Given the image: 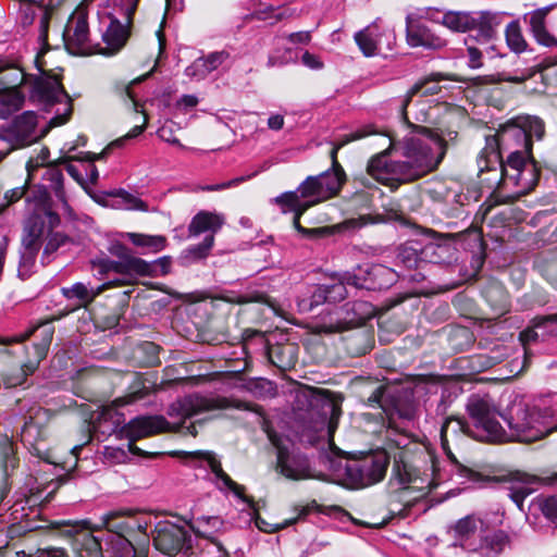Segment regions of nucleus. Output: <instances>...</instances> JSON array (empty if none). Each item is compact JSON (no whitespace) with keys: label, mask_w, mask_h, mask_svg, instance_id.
<instances>
[{"label":"nucleus","mask_w":557,"mask_h":557,"mask_svg":"<svg viewBox=\"0 0 557 557\" xmlns=\"http://www.w3.org/2000/svg\"><path fill=\"white\" fill-rule=\"evenodd\" d=\"M421 242L411 240L400 246L397 259L408 269L420 268L421 265Z\"/></svg>","instance_id":"39"},{"label":"nucleus","mask_w":557,"mask_h":557,"mask_svg":"<svg viewBox=\"0 0 557 557\" xmlns=\"http://www.w3.org/2000/svg\"><path fill=\"white\" fill-rule=\"evenodd\" d=\"M157 135L160 139L169 144L175 145L181 149H186V147L175 137L172 123H165L164 125H162L158 129Z\"/></svg>","instance_id":"60"},{"label":"nucleus","mask_w":557,"mask_h":557,"mask_svg":"<svg viewBox=\"0 0 557 557\" xmlns=\"http://www.w3.org/2000/svg\"><path fill=\"white\" fill-rule=\"evenodd\" d=\"M274 201L276 205H278L282 208V211L284 213H286V212L294 213L293 224H294L295 228L299 232L305 233L306 230L300 225V218L307 210H302V206H296L287 200H280L278 196L274 199Z\"/></svg>","instance_id":"55"},{"label":"nucleus","mask_w":557,"mask_h":557,"mask_svg":"<svg viewBox=\"0 0 557 557\" xmlns=\"http://www.w3.org/2000/svg\"><path fill=\"white\" fill-rule=\"evenodd\" d=\"M271 443L276 448V470L289 480H305V479H318L321 481L330 482V474L319 473L315 474L310 467L308 458L296 451L294 448L285 446L281 440L269 433Z\"/></svg>","instance_id":"12"},{"label":"nucleus","mask_w":557,"mask_h":557,"mask_svg":"<svg viewBox=\"0 0 557 557\" xmlns=\"http://www.w3.org/2000/svg\"><path fill=\"white\" fill-rule=\"evenodd\" d=\"M111 283H104L99 286H89L82 282H77L73 284L71 287H63L61 289L62 295L69 299L77 300L78 307H87L89 304L94 301V299L99 296L103 290L109 288Z\"/></svg>","instance_id":"27"},{"label":"nucleus","mask_w":557,"mask_h":557,"mask_svg":"<svg viewBox=\"0 0 557 557\" xmlns=\"http://www.w3.org/2000/svg\"><path fill=\"white\" fill-rule=\"evenodd\" d=\"M348 311L352 310V315L345 320V325H338L337 330H342L355 324H361L372 314V310L367 302H348L345 305Z\"/></svg>","instance_id":"42"},{"label":"nucleus","mask_w":557,"mask_h":557,"mask_svg":"<svg viewBox=\"0 0 557 557\" xmlns=\"http://www.w3.org/2000/svg\"><path fill=\"white\" fill-rule=\"evenodd\" d=\"M473 13L463 11H448L442 15L441 24L453 32L465 33L473 27Z\"/></svg>","instance_id":"37"},{"label":"nucleus","mask_w":557,"mask_h":557,"mask_svg":"<svg viewBox=\"0 0 557 557\" xmlns=\"http://www.w3.org/2000/svg\"><path fill=\"white\" fill-rule=\"evenodd\" d=\"M36 115L32 111H26L14 117L10 125L4 128L2 125V141L11 145L10 150L27 146L36 139Z\"/></svg>","instance_id":"18"},{"label":"nucleus","mask_w":557,"mask_h":557,"mask_svg":"<svg viewBox=\"0 0 557 557\" xmlns=\"http://www.w3.org/2000/svg\"><path fill=\"white\" fill-rule=\"evenodd\" d=\"M44 180L49 184L39 190V202L25 225L26 235L23 238V250L18 267V275L22 277L28 276L35 264L36 256L40 248L39 239L46 230L45 220H48L50 226L59 222V215L50 209L47 202V188H50L54 193L64 209L69 207L63 189L62 172L57 166H48L45 169Z\"/></svg>","instance_id":"7"},{"label":"nucleus","mask_w":557,"mask_h":557,"mask_svg":"<svg viewBox=\"0 0 557 557\" xmlns=\"http://www.w3.org/2000/svg\"><path fill=\"white\" fill-rule=\"evenodd\" d=\"M265 297L263 295H242L235 292H224L220 294L216 299L230 302V304H247V302H263L265 301Z\"/></svg>","instance_id":"52"},{"label":"nucleus","mask_w":557,"mask_h":557,"mask_svg":"<svg viewBox=\"0 0 557 557\" xmlns=\"http://www.w3.org/2000/svg\"><path fill=\"white\" fill-rule=\"evenodd\" d=\"M45 431L38 428L37 423L30 418L25 422L21 437L24 445L29 447V451L40 459L51 462L49 454L42 445Z\"/></svg>","instance_id":"26"},{"label":"nucleus","mask_w":557,"mask_h":557,"mask_svg":"<svg viewBox=\"0 0 557 557\" xmlns=\"http://www.w3.org/2000/svg\"><path fill=\"white\" fill-rule=\"evenodd\" d=\"M384 393L385 388L383 386H377L375 391L371 394V396H369L368 398L369 406L381 407L385 411L391 422L394 420L395 414L405 420H411L413 418V409L411 407L405 408L404 410L395 408L392 411L386 409L384 404Z\"/></svg>","instance_id":"38"},{"label":"nucleus","mask_w":557,"mask_h":557,"mask_svg":"<svg viewBox=\"0 0 557 557\" xmlns=\"http://www.w3.org/2000/svg\"><path fill=\"white\" fill-rule=\"evenodd\" d=\"M40 342L33 343L32 346H25L21 343V338H7L2 336V347L12 346V349L2 348V357L4 355H14L17 359L18 371L2 380L5 387H15L22 385L26 377L33 374L38 368L40 361L47 356L51 345L53 331L50 327H44Z\"/></svg>","instance_id":"10"},{"label":"nucleus","mask_w":557,"mask_h":557,"mask_svg":"<svg viewBox=\"0 0 557 557\" xmlns=\"http://www.w3.org/2000/svg\"><path fill=\"white\" fill-rule=\"evenodd\" d=\"M377 134L371 125L363 126L348 135H345L338 143L334 145L331 150L332 170L325 171L317 175L321 189L324 191L327 199L335 196L343 183L345 182V172L337 162L338 150L350 141L362 139L369 135Z\"/></svg>","instance_id":"13"},{"label":"nucleus","mask_w":557,"mask_h":557,"mask_svg":"<svg viewBox=\"0 0 557 557\" xmlns=\"http://www.w3.org/2000/svg\"><path fill=\"white\" fill-rule=\"evenodd\" d=\"M505 36L508 47L513 52L520 53L527 49V41L522 36L520 25L517 21L510 22L507 25Z\"/></svg>","instance_id":"44"},{"label":"nucleus","mask_w":557,"mask_h":557,"mask_svg":"<svg viewBox=\"0 0 557 557\" xmlns=\"http://www.w3.org/2000/svg\"><path fill=\"white\" fill-rule=\"evenodd\" d=\"M552 8V5H548L534 10L525 14L524 20L528 21L530 30L540 45L548 48H557V38L547 30L545 25V18Z\"/></svg>","instance_id":"24"},{"label":"nucleus","mask_w":557,"mask_h":557,"mask_svg":"<svg viewBox=\"0 0 557 557\" xmlns=\"http://www.w3.org/2000/svg\"><path fill=\"white\" fill-rule=\"evenodd\" d=\"M214 244L213 235H207L202 243L198 245L190 246L187 251L194 259H203L206 258L210 250L212 249Z\"/></svg>","instance_id":"57"},{"label":"nucleus","mask_w":557,"mask_h":557,"mask_svg":"<svg viewBox=\"0 0 557 557\" xmlns=\"http://www.w3.org/2000/svg\"><path fill=\"white\" fill-rule=\"evenodd\" d=\"M122 552H115L113 557H147L144 549L137 550L127 541L121 539Z\"/></svg>","instance_id":"62"},{"label":"nucleus","mask_w":557,"mask_h":557,"mask_svg":"<svg viewBox=\"0 0 557 557\" xmlns=\"http://www.w3.org/2000/svg\"><path fill=\"white\" fill-rule=\"evenodd\" d=\"M224 224V216L216 212L199 211L188 225L189 237L199 236L202 233L213 235L221 230Z\"/></svg>","instance_id":"25"},{"label":"nucleus","mask_w":557,"mask_h":557,"mask_svg":"<svg viewBox=\"0 0 557 557\" xmlns=\"http://www.w3.org/2000/svg\"><path fill=\"white\" fill-rule=\"evenodd\" d=\"M152 541L156 549L168 556L186 554L191 547V536L188 531L168 520L154 523Z\"/></svg>","instance_id":"14"},{"label":"nucleus","mask_w":557,"mask_h":557,"mask_svg":"<svg viewBox=\"0 0 557 557\" xmlns=\"http://www.w3.org/2000/svg\"><path fill=\"white\" fill-rule=\"evenodd\" d=\"M188 462L196 468L210 469L215 476V485L220 491L230 490L233 494L248 505L252 504V499L245 496V487L237 484L231 476L222 469L220 460L215 455L207 450H196L187 453Z\"/></svg>","instance_id":"16"},{"label":"nucleus","mask_w":557,"mask_h":557,"mask_svg":"<svg viewBox=\"0 0 557 557\" xmlns=\"http://www.w3.org/2000/svg\"><path fill=\"white\" fill-rule=\"evenodd\" d=\"M59 486L60 483H51L50 485L44 488L37 487L36 491H34V488H30L29 495L25 496L24 500L17 499L13 505L14 513L18 511V506H21L22 511H25V506L32 509L33 507L50 502V499L52 498V494L57 491Z\"/></svg>","instance_id":"36"},{"label":"nucleus","mask_w":557,"mask_h":557,"mask_svg":"<svg viewBox=\"0 0 557 557\" xmlns=\"http://www.w3.org/2000/svg\"><path fill=\"white\" fill-rule=\"evenodd\" d=\"M60 223V221L53 225H49L48 220H45L46 230L44 235L40 237L39 243L40 246L44 242H46L44 252H42V263H49L51 261V256L62 246H64L69 242V237L53 232V228Z\"/></svg>","instance_id":"34"},{"label":"nucleus","mask_w":557,"mask_h":557,"mask_svg":"<svg viewBox=\"0 0 557 557\" xmlns=\"http://www.w3.org/2000/svg\"><path fill=\"white\" fill-rule=\"evenodd\" d=\"M293 13L294 12L288 9H280L276 12L272 7H269L264 11L256 12V17L261 21H271V23H275L281 20L290 17Z\"/></svg>","instance_id":"56"},{"label":"nucleus","mask_w":557,"mask_h":557,"mask_svg":"<svg viewBox=\"0 0 557 557\" xmlns=\"http://www.w3.org/2000/svg\"><path fill=\"white\" fill-rule=\"evenodd\" d=\"M447 247L435 243H421V262L438 263L443 260V253L446 252Z\"/></svg>","instance_id":"46"},{"label":"nucleus","mask_w":557,"mask_h":557,"mask_svg":"<svg viewBox=\"0 0 557 557\" xmlns=\"http://www.w3.org/2000/svg\"><path fill=\"white\" fill-rule=\"evenodd\" d=\"M121 238L127 239L136 247L154 253L163 250L166 246V238L163 235L126 232L121 234Z\"/></svg>","instance_id":"35"},{"label":"nucleus","mask_w":557,"mask_h":557,"mask_svg":"<svg viewBox=\"0 0 557 557\" xmlns=\"http://www.w3.org/2000/svg\"><path fill=\"white\" fill-rule=\"evenodd\" d=\"M185 76H187L190 81L200 82L205 79L209 75V71L205 59L198 58L190 65L185 69Z\"/></svg>","instance_id":"54"},{"label":"nucleus","mask_w":557,"mask_h":557,"mask_svg":"<svg viewBox=\"0 0 557 557\" xmlns=\"http://www.w3.org/2000/svg\"><path fill=\"white\" fill-rule=\"evenodd\" d=\"M104 527L115 533L117 549L116 552H122V544L120 542L121 539L127 541L132 546L133 544L126 537V534L131 532L137 531L143 534L145 537L148 536L149 532L152 533L153 530H150L151 527V517L147 515L134 516L125 510H114L110 511L102 518Z\"/></svg>","instance_id":"15"},{"label":"nucleus","mask_w":557,"mask_h":557,"mask_svg":"<svg viewBox=\"0 0 557 557\" xmlns=\"http://www.w3.org/2000/svg\"><path fill=\"white\" fill-rule=\"evenodd\" d=\"M32 529L28 527L27 523H12L7 531V537L9 541L5 543V545H2V547H7L9 545H14L15 543L20 545V548L24 549V544L21 541H15L20 536L27 535Z\"/></svg>","instance_id":"53"},{"label":"nucleus","mask_w":557,"mask_h":557,"mask_svg":"<svg viewBox=\"0 0 557 557\" xmlns=\"http://www.w3.org/2000/svg\"><path fill=\"white\" fill-rule=\"evenodd\" d=\"M23 25H30L36 16L38 7L34 0H14Z\"/></svg>","instance_id":"47"},{"label":"nucleus","mask_w":557,"mask_h":557,"mask_svg":"<svg viewBox=\"0 0 557 557\" xmlns=\"http://www.w3.org/2000/svg\"><path fill=\"white\" fill-rule=\"evenodd\" d=\"M76 541L82 543L83 548L90 557H99L101 555V542L90 532H83L78 534Z\"/></svg>","instance_id":"51"},{"label":"nucleus","mask_w":557,"mask_h":557,"mask_svg":"<svg viewBox=\"0 0 557 557\" xmlns=\"http://www.w3.org/2000/svg\"><path fill=\"white\" fill-rule=\"evenodd\" d=\"M2 471L7 476L11 475L10 471H13L18 465V458L15 456V449L13 443L8 436H2Z\"/></svg>","instance_id":"45"},{"label":"nucleus","mask_w":557,"mask_h":557,"mask_svg":"<svg viewBox=\"0 0 557 557\" xmlns=\"http://www.w3.org/2000/svg\"><path fill=\"white\" fill-rule=\"evenodd\" d=\"M73 158L69 157V156H63L62 158L59 159V163H65L66 164V171L67 173L83 187V188H86V182L84 180V177L82 176V174L79 173L78 169L71 164L70 161L72 160Z\"/></svg>","instance_id":"63"},{"label":"nucleus","mask_w":557,"mask_h":557,"mask_svg":"<svg viewBox=\"0 0 557 557\" xmlns=\"http://www.w3.org/2000/svg\"><path fill=\"white\" fill-rule=\"evenodd\" d=\"M531 507L540 510L552 522H557V495L537 496L532 500Z\"/></svg>","instance_id":"43"},{"label":"nucleus","mask_w":557,"mask_h":557,"mask_svg":"<svg viewBox=\"0 0 557 557\" xmlns=\"http://www.w3.org/2000/svg\"><path fill=\"white\" fill-rule=\"evenodd\" d=\"M106 2V9L100 14L104 46L94 44L90 39L88 12L85 3H82L70 16L63 34L65 47L72 54L113 55L125 46L134 15H129V21H126L122 12L110 5L109 0Z\"/></svg>","instance_id":"4"},{"label":"nucleus","mask_w":557,"mask_h":557,"mask_svg":"<svg viewBox=\"0 0 557 557\" xmlns=\"http://www.w3.org/2000/svg\"><path fill=\"white\" fill-rule=\"evenodd\" d=\"M442 81H444L442 74H434L422 82L416 83L410 88L403 103V117L411 131L401 141L396 143L389 138L391 145L395 151L399 152L400 158L392 160L386 153L373 157L367 166V172L373 180L392 188H397L400 184L419 180L437 169L446 153L445 140L424 126L411 124L405 110L417 95L432 96L438 94L442 90Z\"/></svg>","instance_id":"1"},{"label":"nucleus","mask_w":557,"mask_h":557,"mask_svg":"<svg viewBox=\"0 0 557 557\" xmlns=\"http://www.w3.org/2000/svg\"><path fill=\"white\" fill-rule=\"evenodd\" d=\"M503 79L509 83H522L529 79H534L535 83L540 81V85L534 86L531 90L535 92H544L548 86H557V69L554 66H546L544 69L532 67L525 70L520 75H507Z\"/></svg>","instance_id":"23"},{"label":"nucleus","mask_w":557,"mask_h":557,"mask_svg":"<svg viewBox=\"0 0 557 557\" xmlns=\"http://www.w3.org/2000/svg\"><path fill=\"white\" fill-rule=\"evenodd\" d=\"M382 33L377 22L368 25L366 28L355 34V41L366 57H372L377 53L379 41Z\"/></svg>","instance_id":"32"},{"label":"nucleus","mask_w":557,"mask_h":557,"mask_svg":"<svg viewBox=\"0 0 557 557\" xmlns=\"http://www.w3.org/2000/svg\"><path fill=\"white\" fill-rule=\"evenodd\" d=\"M507 544V536L503 531H488L483 529L478 540V550L483 556L494 557L498 555Z\"/></svg>","instance_id":"31"},{"label":"nucleus","mask_w":557,"mask_h":557,"mask_svg":"<svg viewBox=\"0 0 557 557\" xmlns=\"http://www.w3.org/2000/svg\"><path fill=\"white\" fill-rule=\"evenodd\" d=\"M544 122L532 115L517 116L497 133V151H484L478 159L479 175L488 187H516V196L525 195L539 182L540 171L532 156L533 139L542 140Z\"/></svg>","instance_id":"2"},{"label":"nucleus","mask_w":557,"mask_h":557,"mask_svg":"<svg viewBox=\"0 0 557 557\" xmlns=\"http://www.w3.org/2000/svg\"><path fill=\"white\" fill-rule=\"evenodd\" d=\"M296 60L297 52L292 48H286L283 52L275 51L271 53L268 58L267 65L268 67H280L296 62Z\"/></svg>","instance_id":"49"},{"label":"nucleus","mask_w":557,"mask_h":557,"mask_svg":"<svg viewBox=\"0 0 557 557\" xmlns=\"http://www.w3.org/2000/svg\"><path fill=\"white\" fill-rule=\"evenodd\" d=\"M116 197L120 199V206L125 210L149 211L145 201L126 190H120Z\"/></svg>","instance_id":"48"},{"label":"nucleus","mask_w":557,"mask_h":557,"mask_svg":"<svg viewBox=\"0 0 557 557\" xmlns=\"http://www.w3.org/2000/svg\"><path fill=\"white\" fill-rule=\"evenodd\" d=\"M473 27L476 30V39L482 42L490 41L496 34V28L500 24V15L491 12L473 13Z\"/></svg>","instance_id":"29"},{"label":"nucleus","mask_w":557,"mask_h":557,"mask_svg":"<svg viewBox=\"0 0 557 557\" xmlns=\"http://www.w3.org/2000/svg\"><path fill=\"white\" fill-rule=\"evenodd\" d=\"M280 200H287L296 206H302V210L327 200L324 191L321 189L315 176H308L295 191H286L278 196Z\"/></svg>","instance_id":"20"},{"label":"nucleus","mask_w":557,"mask_h":557,"mask_svg":"<svg viewBox=\"0 0 557 557\" xmlns=\"http://www.w3.org/2000/svg\"><path fill=\"white\" fill-rule=\"evenodd\" d=\"M48 157H49V150L47 148H42L35 159L32 158L27 162L26 169H27V175H28L29 181L34 178L35 172L39 168H41L46 164V162L48 161Z\"/></svg>","instance_id":"58"},{"label":"nucleus","mask_w":557,"mask_h":557,"mask_svg":"<svg viewBox=\"0 0 557 557\" xmlns=\"http://www.w3.org/2000/svg\"><path fill=\"white\" fill-rule=\"evenodd\" d=\"M139 0H109L111 7L123 13V17L129 21V15H134ZM166 8L170 10L174 3L173 0H165Z\"/></svg>","instance_id":"50"},{"label":"nucleus","mask_w":557,"mask_h":557,"mask_svg":"<svg viewBox=\"0 0 557 557\" xmlns=\"http://www.w3.org/2000/svg\"><path fill=\"white\" fill-rule=\"evenodd\" d=\"M21 42L8 47L2 55V88L24 89L28 81L30 84V99L49 110L52 106L61 103L62 110H58L55 115L49 121L52 127L65 124L72 114V101L62 86L61 78L55 74L40 70L39 76L26 75L21 64L20 52Z\"/></svg>","instance_id":"5"},{"label":"nucleus","mask_w":557,"mask_h":557,"mask_svg":"<svg viewBox=\"0 0 557 557\" xmlns=\"http://www.w3.org/2000/svg\"><path fill=\"white\" fill-rule=\"evenodd\" d=\"M148 394V387L144 386L143 388H138L126 395L125 397H121L114 400V404L117 407L128 405L135 403L139 399H143Z\"/></svg>","instance_id":"61"},{"label":"nucleus","mask_w":557,"mask_h":557,"mask_svg":"<svg viewBox=\"0 0 557 557\" xmlns=\"http://www.w3.org/2000/svg\"><path fill=\"white\" fill-rule=\"evenodd\" d=\"M467 411L476 429L473 436L480 441L533 443L557 431V401L550 397H516L502 414L508 430L497 420L495 407L486 396L471 395Z\"/></svg>","instance_id":"3"},{"label":"nucleus","mask_w":557,"mask_h":557,"mask_svg":"<svg viewBox=\"0 0 557 557\" xmlns=\"http://www.w3.org/2000/svg\"><path fill=\"white\" fill-rule=\"evenodd\" d=\"M348 275H351V272L343 273L338 281L332 284H324L327 289V302H337L344 300L348 295V287L360 289V287H357L354 283L348 281Z\"/></svg>","instance_id":"40"},{"label":"nucleus","mask_w":557,"mask_h":557,"mask_svg":"<svg viewBox=\"0 0 557 557\" xmlns=\"http://www.w3.org/2000/svg\"><path fill=\"white\" fill-rule=\"evenodd\" d=\"M269 361L280 370H288L297 362L298 348L293 344L270 346L267 351Z\"/></svg>","instance_id":"30"},{"label":"nucleus","mask_w":557,"mask_h":557,"mask_svg":"<svg viewBox=\"0 0 557 557\" xmlns=\"http://www.w3.org/2000/svg\"><path fill=\"white\" fill-rule=\"evenodd\" d=\"M323 465L330 470V482L350 488H361L381 482L387 471L389 457L375 450L355 459L326 456Z\"/></svg>","instance_id":"9"},{"label":"nucleus","mask_w":557,"mask_h":557,"mask_svg":"<svg viewBox=\"0 0 557 557\" xmlns=\"http://www.w3.org/2000/svg\"><path fill=\"white\" fill-rule=\"evenodd\" d=\"M360 289L376 290L388 288L396 280V272L383 264L359 265L347 276Z\"/></svg>","instance_id":"17"},{"label":"nucleus","mask_w":557,"mask_h":557,"mask_svg":"<svg viewBox=\"0 0 557 557\" xmlns=\"http://www.w3.org/2000/svg\"><path fill=\"white\" fill-rule=\"evenodd\" d=\"M483 521L474 515L458 520L454 527V546H460L469 552L478 550V540L483 532Z\"/></svg>","instance_id":"21"},{"label":"nucleus","mask_w":557,"mask_h":557,"mask_svg":"<svg viewBox=\"0 0 557 557\" xmlns=\"http://www.w3.org/2000/svg\"><path fill=\"white\" fill-rule=\"evenodd\" d=\"M393 480L404 490H412L425 495L449 478L441 460L431 451H400L394 458Z\"/></svg>","instance_id":"8"},{"label":"nucleus","mask_w":557,"mask_h":557,"mask_svg":"<svg viewBox=\"0 0 557 557\" xmlns=\"http://www.w3.org/2000/svg\"><path fill=\"white\" fill-rule=\"evenodd\" d=\"M451 426L453 432L455 433H471L469 423L461 418H449L443 424L441 429V444L444 453L446 454L449 460L450 472H454L455 474L462 479L476 482L481 478L480 473L459 462V460L455 457V455L451 453L448 446V431Z\"/></svg>","instance_id":"19"},{"label":"nucleus","mask_w":557,"mask_h":557,"mask_svg":"<svg viewBox=\"0 0 557 557\" xmlns=\"http://www.w3.org/2000/svg\"><path fill=\"white\" fill-rule=\"evenodd\" d=\"M324 302H327V289L323 284L314 288L310 298L309 309H312L313 307L320 306Z\"/></svg>","instance_id":"64"},{"label":"nucleus","mask_w":557,"mask_h":557,"mask_svg":"<svg viewBox=\"0 0 557 557\" xmlns=\"http://www.w3.org/2000/svg\"><path fill=\"white\" fill-rule=\"evenodd\" d=\"M228 408L251 410L250 406L226 397H209L199 394L187 395L171 404L168 410V414L171 418H177L180 422L172 425L162 416L137 417L127 424V434L133 441L172 430L178 432L185 430L186 433L196 436V423L191 422L185 425L187 419H194L203 412Z\"/></svg>","instance_id":"6"},{"label":"nucleus","mask_w":557,"mask_h":557,"mask_svg":"<svg viewBox=\"0 0 557 557\" xmlns=\"http://www.w3.org/2000/svg\"><path fill=\"white\" fill-rule=\"evenodd\" d=\"M168 263L165 258H161L156 262H148L132 253L122 260H113L108 257L99 258L92 261L94 268L100 274L115 273L120 277L111 281V286L115 284L131 285L137 282L139 277L153 276L157 273L159 264Z\"/></svg>","instance_id":"11"},{"label":"nucleus","mask_w":557,"mask_h":557,"mask_svg":"<svg viewBox=\"0 0 557 557\" xmlns=\"http://www.w3.org/2000/svg\"><path fill=\"white\" fill-rule=\"evenodd\" d=\"M407 41L411 47H423L437 50L445 46L446 41L434 34L429 27L416 22L412 15L406 17Z\"/></svg>","instance_id":"22"},{"label":"nucleus","mask_w":557,"mask_h":557,"mask_svg":"<svg viewBox=\"0 0 557 557\" xmlns=\"http://www.w3.org/2000/svg\"><path fill=\"white\" fill-rule=\"evenodd\" d=\"M202 58L205 59V62L210 74L211 72L218 70L230 58V54L228 52L222 50L211 52L207 57Z\"/></svg>","instance_id":"59"},{"label":"nucleus","mask_w":557,"mask_h":557,"mask_svg":"<svg viewBox=\"0 0 557 557\" xmlns=\"http://www.w3.org/2000/svg\"><path fill=\"white\" fill-rule=\"evenodd\" d=\"M532 327L527 329L520 334L522 342L535 341L539 337L537 330H542V335H557V313L536 317L532 321Z\"/></svg>","instance_id":"33"},{"label":"nucleus","mask_w":557,"mask_h":557,"mask_svg":"<svg viewBox=\"0 0 557 557\" xmlns=\"http://www.w3.org/2000/svg\"><path fill=\"white\" fill-rule=\"evenodd\" d=\"M26 94L24 89L2 88V119L5 114L20 111L25 102Z\"/></svg>","instance_id":"41"},{"label":"nucleus","mask_w":557,"mask_h":557,"mask_svg":"<svg viewBox=\"0 0 557 557\" xmlns=\"http://www.w3.org/2000/svg\"><path fill=\"white\" fill-rule=\"evenodd\" d=\"M540 479L524 472L513 474V483L509 487L508 496L518 506L520 510L523 507V500L527 496L534 492L533 485L537 484Z\"/></svg>","instance_id":"28"}]
</instances>
